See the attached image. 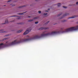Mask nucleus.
<instances>
[{
  "label": "nucleus",
  "instance_id": "obj_39",
  "mask_svg": "<svg viewBox=\"0 0 78 78\" xmlns=\"http://www.w3.org/2000/svg\"><path fill=\"white\" fill-rule=\"evenodd\" d=\"M77 23H78V22H77Z\"/></svg>",
  "mask_w": 78,
  "mask_h": 78
},
{
  "label": "nucleus",
  "instance_id": "obj_18",
  "mask_svg": "<svg viewBox=\"0 0 78 78\" xmlns=\"http://www.w3.org/2000/svg\"><path fill=\"white\" fill-rule=\"evenodd\" d=\"M63 8H67V7L65 6H63Z\"/></svg>",
  "mask_w": 78,
  "mask_h": 78
},
{
  "label": "nucleus",
  "instance_id": "obj_14",
  "mask_svg": "<svg viewBox=\"0 0 78 78\" xmlns=\"http://www.w3.org/2000/svg\"><path fill=\"white\" fill-rule=\"evenodd\" d=\"M32 21H33V20H28V22H32Z\"/></svg>",
  "mask_w": 78,
  "mask_h": 78
},
{
  "label": "nucleus",
  "instance_id": "obj_32",
  "mask_svg": "<svg viewBox=\"0 0 78 78\" xmlns=\"http://www.w3.org/2000/svg\"><path fill=\"white\" fill-rule=\"evenodd\" d=\"M12 17H16V16H12Z\"/></svg>",
  "mask_w": 78,
  "mask_h": 78
},
{
  "label": "nucleus",
  "instance_id": "obj_31",
  "mask_svg": "<svg viewBox=\"0 0 78 78\" xmlns=\"http://www.w3.org/2000/svg\"><path fill=\"white\" fill-rule=\"evenodd\" d=\"M1 33H5V31H2Z\"/></svg>",
  "mask_w": 78,
  "mask_h": 78
},
{
  "label": "nucleus",
  "instance_id": "obj_21",
  "mask_svg": "<svg viewBox=\"0 0 78 78\" xmlns=\"http://www.w3.org/2000/svg\"><path fill=\"white\" fill-rule=\"evenodd\" d=\"M38 13H39V14H41V11H38Z\"/></svg>",
  "mask_w": 78,
  "mask_h": 78
},
{
  "label": "nucleus",
  "instance_id": "obj_24",
  "mask_svg": "<svg viewBox=\"0 0 78 78\" xmlns=\"http://www.w3.org/2000/svg\"><path fill=\"white\" fill-rule=\"evenodd\" d=\"M19 24H23V23H19Z\"/></svg>",
  "mask_w": 78,
  "mask_h": 78
},
{
  "label": "nucleus",
  "instance_id": "obj_12",
  "mask_svg": "<svg viewBox=\"0 0 78 78\" xmlns=\"http://www.w3.org/2000/svg\"><path fill=\"white\" fill-rule=\"evenodd\" d=\"M23 7H25V5L22 6H20L19 8H23Z\"/></svg>",
  "mask_w": 78,
  "mask_h": 78
},
{
  "label": "nucleus",
  "instance_id": "obj_5",
  "mask_svg": "<svg viewBox=\"0 0 78 78\" xmlns=\"http://www.w3.org/2000/svg\"><path fill=\"white\" fill-rule=\"evenodd\" d=\"M41 36H39L37 35H35L34 36L33 38H32V39H37L38 38H40L41 37Z\"/></svg>",
  "mask_w": 78,
  "mask_h": 78
},
{
  "label": "nucleus",
  "instance_id": "obj_27",
  "mask_svg": "<svg viewBox=\"0 0 78 78\" xmlns=\"http://www.w3.org/2000/svg\"><path fill=\"white\" fill-rule=\"evenodd\" d=\"M20 19V17H19L18 18H17V19Z\"/></svg>",
  "mask_w": 78,
  "mask_h": 78
},
{
  "label": "nucleus",
  "instance_id": "obj_17",
  "mask_svg": "<svg viewBox=\"0 0 78 78\" xmlns=\"http://www.w3.org/2000/svg\"><path fill=\"white\" fill-rule=\"evenodd\" d=\"M44 16H46V15H47V13H44Z\"/></svg>",
  "mask_w": 78,
  "mask_h": 78
},
{
  "label": "nucleus",
  "instance_id": "obj_2",
  "mask_svg": "<svg viewBox=\"0 0 78 78\" xmlns=\"http://www.w3.org/2000/svg\"><path fill=\"white\" fill-rule=\"evenodd\" d=\"M46 32H47V31H45L43 32L42 33V34H41V37H43V36H48L49 35H51L52 34H59L61 32L59 31H54L52 32L51 33H48L47 34H45L44 33H46Z\"/></svg>",
  "mask_w": 78,
  "mask_h": 78
},
{
  "label": "nucleus",
  "instance_id": "obj_6",
  "mask_svg": "<svg viewBox=\"0 0 78 78\" xmlns=\"http://www.w3.org/2000/svg\"><path fill=\"white\" fill-rule=\"evenodd\" d=\"M48 28H45V27H41L40 28L39 30H48Z\"/></svg>",
  "mask_w": 78,
  "mask_h": 78
},
{
  "label": "nucleus",
  "instance_id": "obj_34",
  "mask_svg": "<svg viewBox=\"0 0 78 78\" xmlns=\"http://www.w3.org/2000/svg\"><path fill=\"white\" fill-rule=\"evenodd\" d=\"M29 37V36H27V37Z\"/></svg>",
  "mask_w": 78,
  "mask_h": 78
},
{
  "label": "nucleus",
  "instance_id": "obj_23",
  "mask_svg": "<svg viewBox=\"0 0 78 78\" xmlns=\"http://www.w3.org/2000/svg\"><path fill=\"white\" fill-rule=\"evenodd\" d=\"M49 21H48V22H47L46 23V24H47L48 23H49Z\"/></svg>",
  "mask_w": 78,
  "mask_h": 78
},
{
  "label": "nucleus",
  "instance_id": "obj_29",
  "mask_svg": "<svg viewBox=\"0 0 78 78\" xmlns=\"http://www.w3.org/2000/svg\"><path fill=\"white\" fill-rule=\"evenodd\" d=\"M76 5H78V2H77L76 3Z\"/></svg>",
  "mask_w": 78,
  "mask_h": 78
},
{
  "label": "nucleus",
  "instance_id": "obj_25",
  "mask_svg": "<svg viewBox=\"0 0 78 78\" xmlns=\"http://www.w3.org/2000/svg\"><path fill=\"white\" fill-rule=\"evenodd\" d=\"M63 29H64V28H63V27L62 28H61V30H63Z\"/></svg>",
  "mask_w": 78,
  "mask_h": 78
},
{
  "label": "nucleus",
  "instance_id": "obj_38",
  "mask_svg": "<svg viewBox=\"0 0 78 78\" xmlns=\"http://www.w3.org/2000/svg\"><path fill=\"white\" fill-rule=\"evenodd\" d=\"M36 1H37V0H36Z\"/></svg>",
  "mask_w": 78,
  "mask_h": 78
},
{
  "label": "nucleus",
  "instance_id": "obj_11",
  "mask_svg": "<svg viewBox=\"0 0 78 78\" xmlns=\"http://www.w3.org/2000/svg\"><path fill=\"white\" fill-rule=\"evenodd\" d=\"M26 12H24L23 13H18V14L19 15H22V14H23V13H26Z\"/></svg>",
  "mask_w": 78,
  "mask_h": 78
},
{
  "label": "nucleus",
  "instance_id": "obj_22",
  "mask_svg": "<svg viewBox=\"0 0 78 78\" xmlns=\"http://www.w3.org/2000/svg\"><path fill=\"white\" fill-rule=\"evenodd\" d=\"M35 24H37V23H38V22H35Z\"/></svg>",
  "mask_w": 78,
  "mask_h": 78
},
{
  "label": "nucleus",
  "instance_id": "obj_15",
  "mask_svg": "<svg viewBox=\"0 0 78 78\" xmlns=\"http://www.w3.org/2000/svg\"><path fill=\"white\" fill-rule=\"evenodd\" d=\"M61 14H62V13H61L59 14L57 16H60V15H61Z\"/></svg>",
  "mask_w": 78,
  "mask_h": 78
},
{
  "label": "nucleus",
  "instance_id": "obj_28",
  "mask_svg": "<svg viewBox=\"0 0 78 78\" xmlns=\"http://www.w3.org/2000/svg\"><path fill=\"white\" fill-rule=\"evenodd\" d=\"M3 31V30H0V31Z\"/></svg>",
  "mask_w": 78,
  "mask_h": 78
},
{
  "label": "nucleus",
  "instance_id": "obj_40",
  "mask_svg": "<svg viewBox=\"0 0 78 78\" xmlns=\"http://www.w3.org/2000/svg\"><path fill=\"white\" fill-rule=\"evenodd\" d=\"M4 6H6V5H4Z\"/></svg>",
  "mask_w": 78,
  "mask_h": 78
},
{
  "label": "nucleus",
  "instance_id": "obj_26",
  "mask_svg": "<svg viewBox=\"0 0 78 78\" xmlns=\"http://www.w3.org/2000/svg\"><path fill=\"white\" fill-rule=\"evenodd\" d=\"M66 21V20H63V21H62V22H64Z\"/></svg>",
  "mask_w": 78,
  "mask_h": 78
},
{
  "label": "nucleus",
  "instance_id": "obj_7",
  "mask_svg": "<svg viewBox=\"0 0 78 78\" xmlns=\"http://www.w3.org/2000/svg\"><path fill=\"white\" fill-rule=\"evenodd\" d=\"M68 15H69V14L66 13L65 15H64L63 16V17H64L65 16H68Z\"/></svg>",
  "mask_w": 78,
  "mask_h": 78
},
{
  "label": "nucleus",
  "instance_id": "obj_35",
  "mask_svg": "<svg viewBox=\"0 0 78 78\" xmlns=\"http://www.w3.org/2000/svg\"><path fill=\"white\" fill-rule=\"evenodd\" d=\"M48 10H50V9H48Z\"/></svg>",
  "mask_w": 78,
  "mask_h": 78
},
{
  "label": "nucleus",
  "instance_id": "obj_33",
  "mask_svg": "<svg viewBox=\"0 0 78 78\" xmlns=\"http://www.w3.org/2000/svg\"><path fill=\"white\" fill-rule=\"evenodd\" d=\"M9 36V35H5V36Z\"/></svg>",
  "mask_w": 78,
  "mask_h": 78
},
{
  "label": "nucleus",
  "instance_id": "obj_30",
  "mask_svg": "<svg viewBox=\"0 0 78 78\" xmlns=\"http://www.w3.org/2000/svg\"><path fill=\"white\" fill-rule=\"evenodd\" d=\"M15 5H14V4L12 5V6H14Z\"/></svg>",
  "mask_w": 78,
  "mask_h": 78
},
{
  "label": "nucleus",
  "instance_id": "obj_9",
  "mask_svg": "<svg viewBox=\"0 0 78 78\" xmlns=\"http://www.w3.org/2000/svg\"><path fill=\"white\" fill-rule=\"evenodd\" d=\"M75 17H76V16H74L69 18V19H73V18H75Z\"/></svg>",
  "mask_w": 78,
  "mask_h": 78
},
{
  "label": "nucleus",
  "instance_id": "obj_8",
  "mask_svg": "<svg viewBox=\"0 0 78 78\" xmlns=\"http://www.w3.org/2000/svg\"><path fill=\"white\" fill-rule=\"evenodd\" d=\"M8 23V20H6L5 21V23H3V24H6V23Z\"/></svg>",
  "mask_w": 78,
  "mask_h": 78
},
{
  "label": "nucleus",
  "instance_id": "obj_10",
  "mask_svg": "<svg viewBox=\"0 0 78 78\" xmlns=\"http://www.w3.org/2000/svg\"><path fill=\"white\" fill-rule=\"evenodd\" d=\"M57 6L58 7L61 6V3H58L57 4Z\"/></svg>",
  "mask_w": 78,
  "mask_h": 78
},
{
  "label": "nucleus",
  "instance_id": "obj_19",
  "mask_svg": "<svg viewBox=\"0 0 78 78\" xmlns=\"http://www.w3.org/2000/svg\"><path fill=\"white\" fill-rule=\"evenodd\" d=\"M37 19V17H34V19Z\"/></svg>",
  "mask_w": 78,
  "mask_h": 78
},
{
  "label": "nucleus",
  "instance_id": "obj_13",
  "mask_svg": "<svg viewBox=\"0 0 78 78\" xmlns=\"http://www.w3.org/2000/svg\"><path fill=\"white\" fill-rule=\"evenodd\" d=\"M22 30H18V33H21V32H22Z\"/></svg>",
  "mask_w": 78,
  "mask_h": 78
},
{
  "label": "nucleus",
  "instance_id": "obj_16",
  "mask_svg": "<svg viewBox=\"0 0 78 78\" xmlns=\"http://www.w3.org/2000/svg\"><path fill=\"white\" fill-rule=\"evenodd\" d=\"M8 39V38H4V39H3L2 41H5V40H6V39Z\"/></svg>",
  "mask_w": 78,
  "mask_h": 78
},
{
  "label": "nucleus",
  "instance_id": "obj_1",
  "mask_svg": "<svg viewBox=\"0 0 78 78\" xmlns=\"http://www.w3.org/2000/svg\"><path fill=\"white\" fill-rule=\"evenodd\" d=\"M30 39H24L20 40L17 41V40L14 41L12 42H9V41L6 42L5 44H3V43H1L0 44V47H2V45H4L5 47H8L9 46H11V45H13L16 44H19L21 42H27V41H30Z\"/></svg>",
  "mask_w": 78,
  "mask_h": 78
},
{
  "label": "nucleus",
  "instance_id": "obj_4",
  "mask_svg": "<svg viewBox=\"0 0 78 78\" xmlns=\"http://www.w3.org/2000/svg\"><path fill=\"white\" fill-rule=\"evenodd\" d=\"M31 28H30V30L28 29L26 30V31L24 33L23 35H26V34H28L30 32V31H31Z\"/></svg>",
  "mask_w": 78,
  "mask_h": 78
},
{
  "label": "nucleus",
  "instance_id": "obj_37",
  "mask_svg": "<svg viewBox=\"0 0 78 78\" xmlns=\"http://www.w3.org/2000/svg\"><path fill=\"white\" fill-rule=\"evenodd\" d=\"M46 12H48V11H46Z\"/></svg>",
  "mask_w": 78,
  "mask_h": 78
},
{
  "label": "nucleus",
  "instance_id": "obj_20",
  "mask_svg": "<svg viewBox=\"0 0 78 78\" xmlns=\"http://www.w3.org/2000/svg\"><path fill=\"white\" fill-rule=\"evenodd\" d=\"M11 0H9L7 1L8 3L9 2H11Z\"/></svg>",
  "mask_w": 78,
  "mask_h": 78
},
{
  "label": "nucleus",
  "instance_id": "obj_36",
  "mask_svg": "<svg viewBox=\"0 0 78 78\" xmlns=\"http://www.w3.org/2000/svg\"><path fill=\"white\" fill-rule=\"evenodd\" d=\"M28 17L29 18V17H30V16H28Z\"/></svg>",
  "mask_w": 78,
  "mask_h": 78
},
{
  "label": "nucleus",
  "instance_id": "obj_3",
  "mask_svg": "<svg viewBox=\"0 0 78 78\" xmlns=\"http://www.w3.org/2000/svg\"><path fill=\"white\" fill-rule=\"evenodd\" d=\"M78 30V26L76 27H72L65 30L64 32H68V31H75Z\"/></svg>",
  "mask_w": 78,
  "mask_h": 78
}]
</instances>
